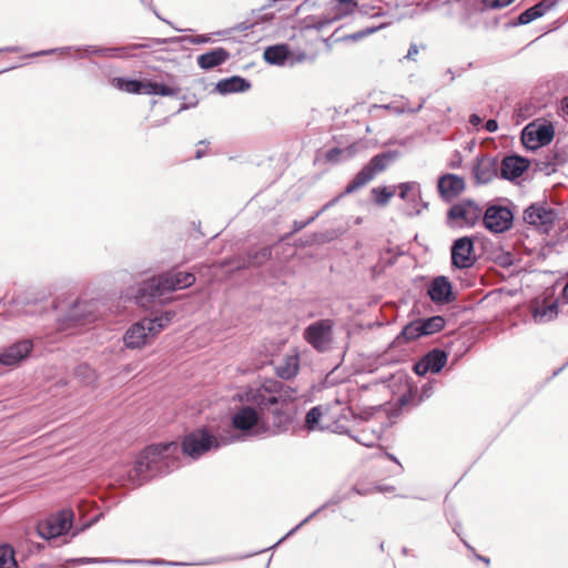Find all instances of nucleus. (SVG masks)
Returning <instances> with one entry per match:
<instances>
[{
  "label": "nucleus",
  "instance_id": "4d7b16f0",
  "mask_svg": "<svg viewBox=\"0 0 568 568\" xmlns=\"http://www.w3.org/2000/svg\"><path fill=\"white\" fill-rule=\"evenodd\" d=\"M562 296H564V298H565L566 301H568V281H567L566 286L564 287Z\"/></svg>",
  "mask_w": 568,
  "mask_h": 568
},
{
  "label": "nucleus",
  "instance_id": "2eb2a0df",
  "mask_svg": "<svg viewBox=\"0 0 568 568\" xmlns=\"http://www.w3.org/2000/svg\"><path fill=\"white\" fill-rule=\"evenodd\" d=\"M399 197L408 203L407 214L410 216L418 215L423 209L427 207V203L422 202L420 185L417 182H405L398 185Z\"/></svg>",
  "mask_w": 568,
  "mask_h": 568
},
{
  "label": "nucleus",
  "instance_id": "20e7f679",
  "mask_svg": "<svg viewBox=\"0 0 568 568\" xmlns=\"http://www.w3.org/2000/svg\"><path fill=\"white\" fill-rule=\"evenodd\" d=\"M172 314L165 313L155 318H143L128 328L123 342L128 348H140L158 335L171 321Z\"/></svg>",
  "mask_w": 568,
  "mask_h": 568
},
{
  "label": "nucleus",
  "instance_id": "79ce46f5",
  "mask_svg": "<svg viewBox=\"0 0 568 568\" xmlns=\"http://www.w3.org/2000/svg\"><path fill=\"white\" fill-rule=\"evenodd\" d=\"M179 91H180L179 88H173V87L156 82L155 95L173 97V95H176Z\"/></svg>",
  "mask_w": 568,
  "mask_h": 568
},
{
  "label": "nucleus",
  "instance_id": "4be33fe9",
  "mask_svg": "<svg viewBox=\"0 0 568 568\" xmlns=\"http://www.w3.org/2000/svg\"><path fill=\"white\" fill-rule=\"evenodd\" d=\"M230 58V52L224 48H215L197 57L196 61L201 69L210 70L223 64Z\"/></svg>",
  "mask_w": 568,
  "mask_h": 568
},
{
  "label": "nucleus",
  "instance_id": "603ef678",
  "mask_svg": "<svg viewBox=\"0 0 568 568\" xmlns=\"http://www.w3.org/2000/svg\"><path fill=\"white\" fill-rule=\"evenodd\" d=\"M185 40L193 44H200V43H206L211 39H210V37L202 34V36H195V37H189V38H185Z\"/></svg>",
  "mask_w": 568,
  "mask_h": 568
},
{
  "label": "nucleus",
  "instance_id": "49530a36",
  "mask_svg": "<svg viewBox=\"0 0 568 568\" xmlns=\"http://www.w3.org/2000/svg\"><path fill=\"white\" fill-rule=\"evenodd\" d=\"M556 4V0H541L534 7L537 9L538 12H540V16L542 17L546 14L551 8H554Z\"/></svg>",
  "mask_w": 568,
  "mask_h": 568
},
{
  "label": "nucleus",
  "instance_id": "473e14b6",
  "mask_svg": "<svg viewBox=\"0 0 568 568\" xmlns=\"http://www.w3.org/2000/svg\"><path fill=\"white\" fill-rule=\"evenodd\" d=\"M420 320H416L407 324L397 336V339L404 338L406 341H414L418 337L424 336L422 333Z\"/></svg>",
  "mask_w": 568,
  "mask_h": 568
},
{
  "label": "nucleus",
  "instance_id": "bb28decb",
  "mask_svg": "<svg viewBox=\"0 0 568 568\" xmlns=\"http://www.w3.org/2000/svg\"><path fill=\"white\" fill-rule=\"evenodd\" d=\"M300 368V359L297 355H287L275 366V372L278 377L290 379L294 377Z\"/></svg>",
  "mask_w": 568,
  "mask_h": 568
},
{
  "label": "nucleus",
  "instance_id": "c756f323",
  "mask_svg": "<svg viewBox=\"0 0 568 568\" xmlns=\"http://www.w3.org/2000/svg\"><path fill=\"white\" fill-rule=\"evenodd\" d=\"M422 333L424 336L433 335L442 331L445 326V318L440 315H435L428 318L420 320Z\"/></svg>",
  "mask_w": 568,
  "mask_h": 568
},
{
  "label": "nucleus",
  "instance_id": "f257e3e1",
  "mask_svg": "<svg viewBox=\"0 0 568 568\" xmlns=\"http://www.w3.org/2000/svg\"><path fill=\"white\" fill-rule=\"evenodd\" d=\"M241 439V436L230 434L216 437L207 429L201 428L185 435L182 442V452L192 459H197L205 453L217 449ZM181 447L171 442L151 445L140 453L133 467L128 473V479L133 486H141L152 477L171 471L178 467L175 457Z\"/></svg>",
  "mask_w": 568,
  "mask_h": 568
},
{
  "label": "nucleus",
  "instance_id": "e433bc0d",
  "mask_svg": "<svg viewBox=\"0 0 568 568\" xmlns=\"http://www.w3.org/2000/svg\"><path fill=\"white\" fill-rule=\"evenodd\" d=\"M118 89L125 91L128 93H136L141 94V81L140 80H125L122 78H116L114 80Z\"/></svg>",
  "mask_w": 568,
  "mask_h": 568
},
{
  "label": "nucleus",
  "instance_id": "c9c22d12",
  "mask_svg": "<svg viewBox=\"0 0 568 568\" xmlns=\"http://www.w3.org/2000/svg\"><path fill=\"white\" fill-rule=\"evenodd\" d=\"M372 195L374 201L379 206H385L388 204L389 200L394 196L395 190L388 189L386 186L383 187H374L372 189Z\"/></svg>",
  "mask_w": 568,
  "mask_h": 568
},
{
  "label": "nucleus",
  "instance_id": "9b49d317",
  "mask_svg": "<svg viewBox=\"0 0 568 568\" xmlns=\"http://www.w3.org/2000/svg\"><path fill=\"white\" fill-rule=\"evenodd\" d=\"M554 139V129L549 124H528L521 132L523 144L529 150L547 145Z\"/></svg>",
  "mask_w": 568,
  "mask_h": 568
},
{
  "label": "nucleus",
  "instance_id": "8fccbe9b",
  "mask_svg": "<svg viewBox=\"0 0 568 568\" xmlns=\"http://www.w3.org/2000/svg\"><path fill=\"white\" fill-rule=\"evenodd\" d=\"M339 4H346L347 8L342 11V16H347L358 8V3L355 0H337Z\"/></svg>",
  "mask_w": 568,
  "mask_h": 568
},
{
  "label": "nucleus",
  "instance_id": "2f4dec72",
  "mask_svg": "<svg viewBox=\"0 0 568 568\" xmlns=\"http://www.w3.org/2000/svg\"><path fill=\"white\" fill-rule=\"evenodd\" d=\"M55 52H60L62 54H71V52H75L77 53L75 54L77 58H82L83 57L82 52H85V53H98V52H100V50H97L93 47H88L87 49L73 48V47H64V48H59V49L43 50V51L33 53L32 55H45V54H52V53H55Z\"/></svg>",
  "mask_w": 568,
  "mask_h": 568
},
{
  "label": "nucleus",
  "instance_id": "4468645a",
  "mask_svg": "<svg viewBox=\"0 0 568 568\" xmlns=\"http://www.w3.org/2000/svg\"><path fill=\"white\" fill-rule=\"evenodd\" d=\"M399 197L408 203L407 214L410 216L418 215L423 209L427 207V203L422 202L420 185L417 182H405L398 185Z\"/></svg>",
  "mask_w": 568,
  "mask_h": 568
},
{
  "label": "nucleus",
  "instance_id": "680f3d73",
  "mask_svg": "<svg viewBox=\"0 0 568 568\" xmlns=\"http://www.w3.org/2000/svg\"><path fill=\"white\" fill-rule=\"evenodd\" d=\"M446 73L449 75V80L454 81L455 74H454L453 70L452 69H447Z\"/></svg>",
  "mask_w": 568,
  "mask_h": 568
},
{
  "label": "nucleus",
  "instance_id": "6ab92c4d",
  "mask_svg": "<svg viewBox=\"0 0 568 568\" xmlns=\"http://www.w3.org/2000/svg\"><path fill=\"white\" fill-rule=\"evenodd\" d=\"M529 168V161L519 155H509L503 159L498 170L500 176L505 180L513 181L519 178Z\"/></svg>",
  "mask_w": 568,
  "mask_h": 568
},
{
  "label": "nucleus",
  "instance_id": "e2e57ef3",
  "mask_svg": "<svg viewBox=\"0 0 568 568\" xmlns=\"http://www.w3.org/2000/svg\"><path fill=\"white\" fill-rule=\"evenodd\" d=\"M203 155H204L203 150H197V151H196V153H195V158H196V159H200V158H202Z\"/></svg>",
  "mask_w": 568,
  "mask_h": 568
},
{
  "label": "nucleus",
  "instance_id": "864d4df0",
  "mask_svg": "<svg viewBox=\"0 0 568 568\" xmlns=\"http://www.w3.org/2000/svg\"><path fill=\"white\" fill-rule=\"evenodd\" d=\"M485 129L487 132H495L498 129V123L496 120L490 119L485 123Z\"/></svg>",
  "mask_w": 568,
  "mask_h": 568
},
{
  "label": "nucleus",
  "instance_id": "f3484780",
  "mask_svg": "<svg viewBox=\"0 0 568 568\" xmlns=\"http://www.w3.org/2000/svg\"><path fill=\"white\" fill-rule=\"evenodd\" d=\"M437 190L445 201H452L465 190V180L456 174H444L438 179Z\"/></svg>",
  "mask_w": 568,
  "mask_h": 568
},
{
  "label": "nucleus",
  "instance_id": "3c124183",
  "mask_svg": "<svg viewBox=\"0 0 568 568\" xmlns=\"http://www.w3.org/2000/svg\"><path fill=\"white\" fill-rule=\"evenodd\" d=\"M307 55L305 52H297V53H294L291 51V57L290 59L287 60V63L291 64V65H294L296 63H302L306 60Z\"/></svg>",
  "mask_w": 568,
  "mask_h": 568
},
{
  "label": "nucleus",
  "instance_id": "052dcab7",
  "mask_svg": "<svg viewBox=\"0 0 568 568\" xmlns=\"http://www.w3.org/2000/svg\"><path fill=\"white\" fill-rule=\"evenodd\" d=\"M477 558L481 561H484L486 565H489L490 560L489 558L487 557H484V556H480V555H477Z\"/></svg>",
  "mask_w": 568,
  "mask_h": 568
},
{
  "label": "nucleus",
  "instance_id": "1a4fd4ad",
  "mask_svg": "<svg viewBox=\"0 0 568 568\" xmlns=\"http://www.w3.org/2000/svg\"><path fill=\"white\" fill-rule=\"evenodd\" d=\"M481 216V209L474 201H462L454 204L447 213L449 222H454L457 226H474Z\"/></svg>",
  "mask_w": 568,
  "mask_h": 568
},
{
  "label": "nucleus",
  "instance_id": "423d86ee",
  "mask_svg": "<svg viewBox=\"0 0 568 568\" xmlns=\"http://www.w3.org/2000/svg\"><path fill=\"white\" fill-rule=\"evenodd\" d=\"M334 325L333 320H318L304 329L303 337L317 352H327L333 343Z\"/></svg>",
  "mask_w": 568,
  "mask_h": 568
},
{
  "label": "nucleus",
  "instance_id": "6e6552de",
  "mask_svg": "<svg viewBox=\"0 0 568 568\" xmlns=\"http://www.w3.org/2000/svg\"><path fill=\"white\" fill-rule=\"evenodd\" d=\"M73 517L74 514L71 509H62L38 524L39 536L43 539H51L67 534L72 527Z\"/></svg>",
  "mask_w": 568,
  "mask_h": 568
},
{
  "label": "nucleus",
  "instance_id": "a19ab883",
  "mask_svg": "<svg viewBox=\"0 0 568 568\" xmlns=\"http://www.w3.org/2000/svg\"><path fill=\"white\" fill-rule=\"evenodd\" d=\"M424 103H425V100L423 99L420 101V103L416 108L394 106V105H390V104L383 105L382 108L390 110V111H393V112H395L397 114H402V113H405V112L417 113L418 111H420L423 109Z\"/></svg>",
  "mask_w": 568,
  "mask_h": 568
},
{
  "label": "nucleus",
  "instance_id": "5fc2aeb1",
  "mask_svg": "<svg viewBox=\"0 0 568 568\" xmlns=\"http://www.w3.org/2000/svg\"><path fill=\"white\" fill-rule=\"evenodd\" d=\"M417 54H418V48L416 44L413 43V44H410L405 58L408 60H414Z\"/></svg>",
  "mask_w": 568,
  "mask_h": 568
},
{
  "label": "nucleus",
  "instance_id": "ea45409f",
  "mask_svg": "<svg viewBox=\"0 0 568 568\" xmlns=\"http://www.w3.org/2000/svg\"><path fill=\"white\" fill-rule=\"evenodd\" d=\"M540 17V12L532 6L519 14L518 24H528Z\"/></svg>",
  "mask_w": 568,
  "mask_h": 568
},
{
  "label": "nucleus",
  "instance_id": "ddd939ff",
  "mask_svg": "<svg viewBox=\"0 0 568 568\" xmlns=\"http://www.w3.org/2000/svg\"><path fill=\"white\" fill-rule=\"evenodd\" d=\"M33 348L31 339H22L0 351V365L16 366L26 359Z\"/></svg>",
  "mask_w": 568,
  "mask_h": 568
},
{
  "label": "nucleus",
  "instance_id": "a211bd4d",
  "mask_svg": "<svg viewBox=\"0 0 568 568\" xmlns=\"http://www.w3.org/2000/svg\"><path fill=\"white\" fill-rule=\"evenodd\" d=\"M524 220L526 223L535 226L542 227L548 231V227L555 221V213L552 210L546 209L539 204H531L524 211Z\"/></svg>",
  "mask_w": 568,
  "mask_h": 568
},
{
  "label": "nucleus",
  "instance_id": "bf43d9fd",
  "mask_svg": "<svg viewBox=\"0 0 568 568\" xmlns=\"http://www.w3.org/2000/svg\"><path fill=\"white\" fill-rule=\"evenodd\" d=\"M363 445L369 447V446H373L374 445V440H362V439H358Z\"/></svg>",
  "mask_w": 568,
  "mask_h": 568
},
{
  "label": "nucleus",
  "instance_id": "a18cd8bd",
  "mask_svg": "<svg viewBox=\"0 0 568 568\" xmlns=\"http://www.w3.org/2000/svg\"><path fill=\"white\" fill-rule=\"evenodd\" d=\"M335 202V200L328 202L321 211H318L315 215H313L312 217H310L307 221L305 222H297L295 221L294 222V232H298L301 231L302 229H304L306 225H308L310 223H312L313 221H315L316 217L320 216V214L326 210L327 207H329L331 205H333V203Z\"/></svg>",
  "mask_w": 568,
  "mask_h": 568
},
{
  "label": "nucleus",
  "instance_id": "69168bd1",
  "mask_svg": "<svg viewBox=\"0 0 568 568\" xmlns=\"http://www.w3.org/2000/svg\"><path fill=\"white\" fill-rule=\"evenodd\" d=\"M186 108H187V106H186L185 104H183V105L180 108L179 112H181V111L185 110Z\"/></svg>",
  "mask_w": 568,
  "mask_h": 568
},
{
  "label": "nucleus",
  "instance_id": "dca6fc26",
  "mask_svg": "<svg viewBox=\"0 0 568 568\" xmlns=\"http://www.w3.org/2000/svg\"><path fill=\"white\" fill-rule=\"evenodd\" d=\"M471 173L476 184H487L498 175V162L491 156L478 158Z\"/></svg>",
  "mask_w": 568,
  "mask_h": 568
},
{
  "label": "nucleus",
  "instance_id": "f8f14e48",
  "mask_svg": "<svg viewBox=\"0 0 568 568\" xmlns=\"http://www.w3.org/2000/svg\"><path fill=\"white\" fill-rule=\"evenodd\" d=\"M474 242L468 236L457 239L452 245V264L457 268H468L473 266L475 260L473 256Z\"/></svg>",
  "mask_w": 568,
  "mask_h": 568
},
{
  "label": "nucleus",
  "instance_id": "58836bf2",
  "mask_svg": "<svg viewBox=\"0 0 568 568\" xmlns=\"http://www.w3.org/2000/svg\"><path fill=\"white\" fill-rule=\"evenodd\" d=\"M336 501L329 500L326 504L318 507L316 510H314L312 514H310L306 518H304L298 525H296L293 529H291L283 538H281L276 544H281L284 539L295 534L302 526L307 524L312 518H314L317 514H320L323 509H325L329 504H335Z\"/></svg>",
  "mask_w": 568,
  "mask_h": 568
},
{
  "label": "nucleus",
  "instance_id": "c03bdc74",
  "mask_svg": "<svg viewBox=\"0 0 568 568\" xmlns=\"http://www.w3.org/2000/svg\"><path fill=\"white\" fill-rule=\"evenodd\" d=\"M390 23H392V22H390V21H388V22L381 23V24H379V26H377V27H371V28H367V29H365V30H362V31H358V32H356V33L352 34V36H351V38H352L353 40H359V39H362V38H364V37H366V36H369V34H372V33L376 32L377 30H381V29H383V28L387 27V26H388V24H390Z\"/></svg>",
  "mask_w": 568,
  "mask_h": 568
},
{
  "label": "nucleus",
  "instance_id": "0e129e2a",
  "mask_svg": "<svg viewBox=\"0 0 568 568\" xmlns=\"http://www.w3.org/2000/svg\"><path fill=\"white\" fill-rule=\"evenodd\" d=\"M118 49H106V50H103L104 53H106L108 55H112V53L114 51H116Z\"/></svg>",
  "mask_w": 568,
  "mask_h": 568
},
{
  "label": "nucleus",
  "instance_id": "9d476101",
  "mask_svg": "<svg viewBox=\"0 0 568 568\" xmlns=\"http://www.w3.org/2000/svg\"><path fill=\"white\" fill-rule=\"evenodd\" d=\"M514 214L506 207L500 205L489 206L483 216L484 225L494 233H503L513 225Z\"/></svg>",
  "mask_w": 568,
  "mask_h": 568
},
{
  "label": "nucleus",
  "instance_id": "37998d69",
  "mask_svg": "<svg viewBox=\"0 0 568 568\" xmlns=\"http://www.w3.org/2000/svg\"><path fill=\"white\" fill-rule=\"evenodd\" d=\"M390 23H392V22H390V21H388V22L381 23V24H379V26H377V27H371V28H367V29H365V30H362V31H358V32H356V33L352 34V36H351V38H352L353 40H359V39H362V38H364V37H366V36H369V34H372V33L376 32L377 30H381V29H383V28L387 27V26H388V24H390Z\"/></svg>",
  "mask_w": 568,
  "mask_h": 568
},
{
  "label": "nucleus",
  "instance_id": "de8ad7c7",
  "mask_svg": "<svg viewBox=\"0 0 568 568\" xmlns=\"http://www.w3.org/2000/svg\"><path fill=\"white\" fill-rule=\"evenodd\" d=\"M414 372L418 375V376H424L425 374H427L428 372H430V366L428 365L427 361L425 359V357H423L420 361H418L415 365H414Z\"/></svg>",
  "mask_w": 568,
  "mask_h": 568
},
{
  "label": "nucleus",
  "instance_id": "a878e982",
  "mask_svg": "<svg viewBox=\"0 0 568 568\" xmlns=\"http://www.w3.org/2000/svg\"><path fill=\"white\" fill-rule=\"evenodd\" d=\"M251 87L250 82L242 77H231L216 83V91L221 94L244 92Z\"/></svg>",
  "mask_w": 568,
  "mask_h": 568
},
{
  "label": "nucleus",
  "instance_id": "5701e85b",
  "mask_svg": "<svg viewBox=\"0 0 568 568\" xmlns=\"http://www.w3.org/2000/svg\"><path fill=\"white\" fill-rule=\"evenodd\" d=\"M74 566L87 565V564H116V565H136V564H161V560H142V559H121V558H91L81 557L70 560Z\"/></svg>",
  "mask_w": 568,
  "mask_h": 568
},
{
  "label": "nucleus",
  "instance_id": "13d9d810",
  "mask_svg": "<svg viewBox=\"0 0 568 568\" xmlns=\"http://www.w3.org/2000/svg\"><path fill=\"white\" fill-rule=\"evenodd\" d=\"M562 110L568 113V97L562 101Z\"/></svg>",
  "mask_w": 568,
  "mask_h": 568
},
{
  "label": "nucleus",
  "instance_id": "f704fd0d",
  "mask_svg": "<svg viewBox=\"0 0 568 568\" xmlns=\"http://www.w3.org/2000/svg\"><path fill=\"white\" fill-rule=\"evenodd\" d=\"M14 550L10 545L0 546V568H17Z\"/></svg>",
  "mask_w": 568,
  "mask_h": 568
},
{
  "label": "nucleus",
  "instance_id": "393cba45",
  "mask_svg": "<svg viewBox=\"0 0 568 568\" xmlns=\"http://www.w3.org/2000/svg\"><path fill=\"white\" fill-rule=\"evenodd\" d=\"M291 57V50L287 44L270 45L264 50V60L272 65H285Z\"/></svg>",
  "mask_w": 568,
  "mask_h": 568
},
{
  "label": "nucleus",
  "instance_id": "6e6d98bb",
  "mask_svg": "<svg viewBox=\"0 0 568 568\" xmlns=\"http://www.w3.org/2000/svg\"><path fill=\"white\" fill-rule=\"evenodd\" d=\"M481 122H483V120H481V118L478 114H471L469 116V123L473 126H479L481 124Z\"/></svg>",
  "mask_w": 568,
  "mask_h": 568
},
{
  "label": "nucleus",
  "instance_id": "7ed1b4c3",
  "mask_svg": "<svg viewBox=\"0 0 568 568\" xmlns=\"http://www.w3.org/2000/svg\"><path fill=\"white\" fill-rule=\"evenodd\" d=\"M195 282V275L191 272L172 270L146 281L141 287L143 294L151 297H163L169 293L187 288Z\"/></svg>",
  "mask_w": 568,
  "mask_h": 568
},
{
  "label": "nucleus",
  "instance_id": "72a5a7b5",
  "mask_svg": "<svg viewBox=\"0 0 568 568\" xmlns=\"http://www.w3.org/2000/svg\"><path fill=\"white\" fill-rule=\"evenodd\" d=\"M357 149L356 145H349L345 149L334 148L329 150L326 154V158L331 162H338L343 159H351L355 155Z\"/></svg>",
  "mask_w": 568,
  "mask_h": 568
},
{
  "label": "nucleus",
  "instance_id": "cd10ccee",
  "mask_svg": "<svg viewBox=\"0 0 568 568\" xmlns=\"http://www.w3.org/2000/svg\"><path fill=\"white\" fill-rule=\"evenodd\" d=\"M432 373H439L447 363V354L438 348L427 353L425 356Z\"/></svg>",
  "mask_w": 568,
  "mask_h": 568
},
{
  "label": "nucleus",
  "instance_id": "b1692460",
  "mask_svg": "<svg viewBox=\"0 0 568 568\" xmlns=\"http://www.w3.org/2000/svg\"><path fill=\"white\" fill-rule=\"evenodd\" d=\"M532 318L536 323H547L552 321L558 315V303L550 302H535L531 307Z\"/></svg>",
  "mask_w": 568,
  "mask_h": 568
},
{
  "label": "nucleus",
  "instance_id": "39448f33",
  "mask_svg": "<svg viewBox=\"0 0 568 568\" xmlns=\"http://www.w3.org/2000/svg\"><path fill=\"white\" fill-rule=\"evenodd\" d=\"M398 158L397 151H386L371 159V161L355 175L345 189L349 194L371 182L375 175L386 170Z\"/></svg>",
  "mask_w": 568,
  "mask_h": 568
},
{
  "label": "nucleus",
  "instance_id": "4c0bfd02",
  "mask_svg": "<svg viewBox=\"0 0 568 568\" xmlns=\"http://www.w3.org/2000/svg\"><path fill=\"white\" fill-rule=\"evenodd\" d=\"M358 13L371 18L385 17L386 12L379 6L372 3H362L357 8Z\"/></svg>",
  "mask_w": 568,
  "mask_h": 568
},
{
  "label": "nucleus",
  "instance_id": "f03ea898",
  "mask_svg": "<svg viewBox=\"0 0 568 568\" xmlns=\"http://www.w3.org/2000/svg\"><path fill=\"white\" fill-rule=\"evenodd\" d=\"M293 392L277 381H267L261 387L247 388L241 400L255 405L262 414L263 435L275 436L287 432L292 418L284 410V405L293 400Z\"/></svg>",
  "mask_w": 568,
  "mask_h": 568
},
{
  "label": "nucleus",
  "instance_id": "aec40b11",
  "mask_svg": "<svg viewBox=\"0 0 568 568\" xmlns=\"http://www.w3.org/2000/svg\"><path fill=\"white\" fill-rule=\"evenodd\" d=\"M427 294L435 303H448L453 300V287L446 276H437L428 285Z\"/></svg>",
  "mask_w": 568,
  "mask_h": 568
},
{
  "label": "nucleus",
  "instance_id": "c85d7f7f",
  "mask_svg": "<svg viewBox=\"0 0 568 568\" xmlns=\"http://www.w3.org/2000/svg\"><path fill=\"white\" fill-rule=\"evenodd\" d=\"M325 412H327V408L322 405L312 407L307 412V414L305 416V427L307 428V430L313 432V430L322 429V427L320 425V420L323 417Z\"/></svg>",
  "mask_w": 568,
  "mask_h": 568
},
{
  "label": "nucleus",
  "instance_id": "0eeeda50",
  "mask_svg": "<svg viewBox=\"0 0 568 568\" xmlns=\"http://www.w3.org/2000/svg\"><path fill=\"white\" fill-rule=\"evenodd\" d=\"M252 404L240 407L232 417V426L240 430L243 436L263 435L260 426L262 425V414L252 407Z\"/></svg>",
  "mask_w": 568,
  "mask_h": 568
},
{
  "label": "nucleus",
  "instance_id": "7c9ffc66",
  "mask_svg": "<svg viewBox=\"0 0 568 568\" xmlns=\"http://www.w3.org/2000/svg\"><path fill=\"white\" fill-rule=\"evenodd\" d=\"M272 255V248L271 246H264L261 250L256 251L253 254L247 255V261L244 262L242 265H239V267H246V266H257L266 262Z\"/></svg>",
  "mask_w": 568,
  "mask_h": 568
},
{
  "label": "nucleus",
  "instance_id": "09e8293b",
  "mask_svg": "<svg viewBox=\"0 0 568 568\" xmlns=\"http://www.w3.org/2000/svg\"><path fill=\"white\" fill-rule=\"evenodd\" d=\"M156 82L141 81V94L155 95Z\"/></svg>",
  "mask_w": 568,
  "mask_h": 568
},
{
  "label": "nucleus",
  "instance_id": "412c9836",
  "mask_svg": "<svg viewBox=\"0 0 568 568\" xmlns=\"http://www.w3.org/2000/svg\"><path fill=\"white\" fill-rule=\"evenodd\" d=\"M95 308L97 303L93 301H77L69 311L68 320L72 322H90L95 318Z\"/></svg>",
  "mask_w": 568,
  "mask_h": 568
}]
</instances>
